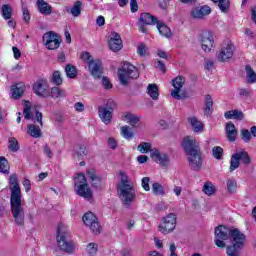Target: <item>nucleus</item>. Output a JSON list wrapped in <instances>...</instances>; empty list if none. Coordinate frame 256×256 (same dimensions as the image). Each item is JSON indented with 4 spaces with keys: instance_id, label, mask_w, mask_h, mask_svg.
Instances as JSON below:
<instances>
[{
    "instance_id": "bb28decb",
    "label": "nucleus",
    "mask_w": 256,
    "mask_h": 256,
    "mask_svg": "<svg viewBox=\"0 0 256 256\" xmlns=\"http://www.w3.org/2000/svg\"><path fill=\"white\" fill-rule=\"evenodd\" d=\"M225 119H235L236 121H243L245 114L241 110H229L224 113Z\"/></svg>"
},
{
    "instance_id": "b1692460",
    "label": "nucleus",
    "mask_w": 256,
    "mask_h": 256,
    "mask_svg": "<svg viewBox=\"0 0 256 256\" xmlns=\"http://www.w3.org/2000/svg\"><path fill=\"white\" fill-rule=\"evenodd\" d=\"M98 115L105 125H109L111 120L113 119V112L107 110V108H103V106L98 107Z\"/></svg>"
},
{
    "instance_id": "69168bd1",
    "label": "nucleus",
    "mask_w": 256,
    "mask_h": 256,
    "mask_svg": "<svg viewBox=\"0 0 256 256\" xmlns=\"http://www.w3.org/2000/svg\"><path fill=\"white\" fill-rule=\"evenodd\" d=\"M23 21L24 23H29L31 21V14L27 8H23Z\"/></svg>"
},
{
    "instance_id": "c756f323",
    "label": "nucleus",
    "mask_w": 256,
    "mask_h": 256,
    "mask_svg": "<svg viewBox=\"0 0 256 256\" xmlns=\"http://www.w3.org/2000/svg\"><path fill=\"white\" fill-rule=\"evenodd\" d=\"M204 115L206 117H211L213 115V98L211 95H206L204 104Z\"/></svg>"
},
{
    "instance_id": "de8ad7c7",
    "label": "nucleus",
    "mask_w": 256,
    "mask_h": 256,
    "mask_svg": "<svg viewBox=\"0 0 256 256\" xmlns=\"http://www.w3.org/2000/svg\"><path fill=\"white\" fill-rule=\"evenodd\" d=\"M80 59L82 61H84V63H87V65H89L90 63H93L95 61V59H93V56L91 55V53H89L87 51H84L81 53Z\"/></svg>"
},
{
    "instance_id": "f704fd0d",
    "label": "nucleus",
    "mask_w": 256,
    "mask_h": 256,
    "mask_svg": "<svg viewBox=\"0 0 256 256\" xmlns=\"http://www.w3.org/2000/svg\"><path fill=\"white\" fill-rule=\"evenodd\" d=\"M156 25L160 35L167 38L171 37V29H169L167 25L163 24L161 21H158Z\"/></svg>"
},
{
    "instance_id": "2eb2a0df",
    "label": "nucleus",
    "mask_w": 256,
    "mask_h": 256,
    "mask_svg": "<svg viewBox=\"0 0 256 256\" xmlns=\"http://www.w3.org/2000/svg\"><path fill=\"white\" fill-rule=\"evenodd\" d=\"M235 53V46L231 41H226L220 51L217 53L216 57L221 63H225L233 58Z\"/></svg>"
},
{
    "instance_id": "a19ab883",
    "label": "nucleus",
    "mask_w": 256,
    "mask_h": 256,
    "mask_svg": "<svg viewBox=\"0 0 256 256\" xmlns=\"http://www.w3.org/2000/svg\"><path fill=\"white\" fill-rule=\"evenodd\" d=\"M8 149L13 153H17L21 146H19V142L15 139V137H11L8 139Z\"/></svg>"
},
{
    "instance_id": "c85d7f7f",
    "label": "nucleus",
    "mask_w": 256,
    "mask_h": 256,
    "mask_svg": "<svg viewBox=\"0 0 256 256\" xmlns=\"http://www.w3.org/2000/svg\"><path fill=\"white\" fill-rule=\"evenodd\" d=\"M83 7V3L81 1H76L73 7H66L67 13H70L72 17H79L81 15V9Z\"/></svg>"
},
{
    "instance_id": "cd10ccee",
    "label": "nucleus",
    "mask_w": 256,
    "mask_h": 256,
    "mask_svg": "<svg viewBox=\"0 0 256 256\" xmlns=\"http://www.w3.org/2000/svg\"><path fill=\"white\" fill-rule=\"evenodd\" d=\"M124 119H125V121H127V123H129L131 125V127H133V129H137L139 127V123L141 121V116H137L132 113H126L124 115Z\"/></svg>"
},
{
    "instance_id": "aec40b11",
    "label": "nucleus",
    "mask_w": 256,
    "mask_h": 256,
    "mask_svg": "<svg viewBox=\"0 0 256 256\" xmlns=\"http://www.w3.org/2000/svg\"><path fill=\"white\" fill-rule=\"evenodd\" d=\"M109 47L111 51L117 53V51H121L123 49V40H121V35L117 32L111 33V38L109 40Z\"/></svg>"
},
{
    "instance_id": "ea45409f",
    "label": "nucleus",
    "mask_w": 256,
    "mask_h": 256,
    "mask_svg": "<svg viewBox=\"0 0 256 256\" xmlns=\"http://www.w3.org/2000/svg\"><path fill=\"white\" fill-rule=\"evenodd\" d=\"M152 193L154 195H161L164 196L165 195V187H163V185H161L159 182H154L152 184Z\"/></svg>"
},
{
    "instance_id": "a18cd8bd",
    "label": "nucleus",
    "mask_w": 256,
    "mask_h": 256,
    "mask_svg": "<svg viewBox=\"0 0 256 256\" xmlns=\"http://www.w3.org/2000/svg\"><path fill=\"white\" fill-rule=\"evenodd\" d=\"M103 109H106L107 111L114 112L115 109H117V103L113 99H108L102 106Z\"/></svg>"
},
{
    "instance_id": "774afa93",
    "label": "nucleus",
    "mask_w": 256,
    "mask_h": 256,
    "mask_svg": "<svg viewBox=\"0 0 256 256\" xmlns=\"http://www.w3.org/2000/svg\"><path fill=\"white\" fill-rule=\"evenodd\" d=\"M108 147L110 149H117V141L114 138H108Z\"/></svg>"
},
{
    "instance_id": "f8f14e48",
    "label": "nucleus",
    "mask_w": 256,
    "mask_h": 256,
    "mask_svg": "<svg viewBox=\"0 0 256 256\" xmlns=\"http://www.w3.org/2000/svg\"><path fill=\"white\" fill-rule=\"evenodd\" d=\"M157 23H159V20H157V17H155L154 15H151L147 12H143L140 14V17L138 19L137 27L141 33L147 34V33H149V31L147 30V27H145V26L146 25H157Z\"/></svg>"
},
{
    "instance_id": "1a4fd4ad",
    "label": "nucleus",
    "mask_w": 256,
    "mask_h": 256,
    "mask_svg": "<svg viewBox=\"0 0 256 256\" xmlns=\"http://www.w3.org/2000/svg\"><path fill=\"white\" fill-rule=\"evenodd\" d=\"M232 229L225 226L219 225L215 228V245L220 247V249H225L226 245L225 241L229 239L231 235Z\"/></svg>"
},
{
    "instance_id": "ddd939ff",
    "label": "nucleus",
    "mask_w": 256,
    "mask_h": 256,
    "mask_svg": "<svg viewBox=\"0 0 256 256\" xmlns=\"http://www.w3.org/2000/svg\"><path fill=\"white\" fill-rule=\"evenodd\" d=\"M82 221L86 227H89L94 235H99V233H101V224H99V219L93 212L84 214Z\"/></svg>"
},
{
    "instance_id": "f03ea898",
    "label": "nucleus",
    "mask_w": 256,
    "mask_h": 256,
    "mask_svg": "<svg viewBox=\"0 0 256 256\" xmlns=\"http://www.w3.org/2000/svg\"><path fill=\"white\" fill-rule=\"evenodd\" d=\"M182 148L188 156L189 167L192 171H201L203 167V158L201 157V147L197 140L191 136H186L182 140Z\"/></svg>"
},
{
    "instance_id": "423d86ee",
    "label": "nucleus",
    "mask_w": 256,
    "mask_h": 256,
    "mask_svg": "<svg viewBox=\"0 0 256 256\" xmlns=\"http://www.w3.org/2000/svg\"><path fill=\"white\" fill-rule=\"evenodd\" d=\"M119 81L122 85H128L129 79H138L139 71L133 66V64L126 62L122 66V69L118 71Z\"/></svg>"
},
{
    "instance_id": "7ed1b4c3",
    "label": "nucleus",
    "mask_w": 256,
    "mask_h": 256,
    "mask_svg": "<svg viewBox=\"0 0 256 256\" xmlns=\"http://www.w3.org/2000/svg\"><path fill=\"white\" fill-rule=\"evenodd\" d=\"M119 175L121 177L120 183L116 185L119 199L123 207L131 209V205H133L135 199H137V191L135 190V187L131 185L129 176H127L124 171H120Z\"/></svg>"
},
{
    "instance_id": "7c9ffc66",
    "label": "nucleus",
    "mask_w": 256,
    "mask_h": 256,
    "mask_svg": "<svg viewBox=\"0 0 256 256\" xmlns=\"http://www.w3.org/2000/svg\"><path fill=\"white\" fill-rule=\"evenodd\" d=\"M188 123H190L192 130L195 133H201L203 131V123L197 119V117H191L188 119Z\"/></svg>"
},
{
    "instance_id": "37998d69",
    "label": "nucleus",
    "mask_w": 256,
    "mask_h": 256,
    "mask_svg": "<svg viewBox=\"0 0 256 256\" xmlns=\"http://www.w3.org/2000/svg\"><path fill=\"white\" fill-rule=\"evenodd\" d=\"M0 173L9 175V162L5 157H0Z\"/></svg>"
},
{
    "instance_id": "6e6d98bb",
    "label": "nucleus",
    "mask_w": 256,
    "mask_h": 256,
    "mask_svg": "<svg viewBox=\"0 0 256 256\" xmlns=\"http://www.w3.org/2000/svg\"><path fill=\"white\" fill-rule=\"evenodd\" d=\"M241 136H242V141H244V143H250L251 132L248 129H242Z\"/></svg>"
},
{
    "instance_id": "5fc2aeb1",
    "label": "nucleus",
    "mask_w": 256,
    "mask_h": 256,
    "mask_svg": "<svg viewBox=\"0 0 256 256\" xmlns=\"http://www.w3.org/2000/svg\"><path fill=\"white\" fill-rule=\"evenodd\" d=\"M147 45L145 43H140L137 47V53L140 57H145L147 55Z\"/></svg>"
},
{
    "instance_id": "bf43d9fd",
    "label": "nucleus",
    "mask_w": 256,
    "mask_h": 256,
    "mask_svg": "<svg viewBox=\"0 0 256 256\" xmlns=\"http://www.w3.org/2000/svg\"><path fill=\"white\" fill-rule=\"evenodd\" d=\"M154 67L156 69H159V71H161L162 73H166L167 72V67L165 66V63H163V61L158 60L154 63Z\"/></svg>"
},
{
    "instance_id": "20e7f679",
    "label": "nucleus",
    "mask_w": 256,
    "mask_h": 256,
    "mask_svg": "<svg viewBox=\"0 0 256 256\" xmlns=\"http://www.w3.org/2000/svg\"><path fill=\"white\" fill-rule=\"evenodd\" d=\"M56 241L60 251H64V253H68V255H72L75 251V243H73L71 234H69V230H67L65 224L60 223L58 225Z\"/></svg>"
},
{
    "instance_id": "8fccbe9b",
    "label": "nucleus",
    "mask_w": 256,
    "mask_h": 256,
    "mask_svg": "<svg viewBox=\"0 0 256 256\" xmlns=\"http://www.w3.org/2000/svg\"><path fill=\"white\" fill-rule=\"evenodd\" d=\"M140 153H149L151 151V143L149 142H142L137 147Z\"/></svg>"
},
{
    "instance_id": "a878e982",
    "label": "nucleus",
    "mask_w": 256,
    "mask_h": 256,
    "mask_svg": "<svg viewBox=\"0 0 256 256\" xmlns=\"http://www.w3.org/2000/svg\"><path fill=\"white\" fill-rule=\"evenodd\" d=\"M13 99H21L25 93V84L23 82L16 83L11 87Z\"/></svg>"
},
{
    "instance_id": "0e129e2a",
    "label": "nucleus",
    "mask_w": 256,
    "mask_h": 256,
    "mask_svg": "<svg viewBox=\"0 0 256 256\" xmlns=\"http://www.w3.org/2000/svg\"><path fill=\"white\" fill-rule=\"evenodd\" d=\"M130 9L132 13H137V11H139V4H137V0H130Z\"/></svg>"
},
{
    "instance_id": "58836bf2",
    "label": "nucleus",
    "mask_w": 256,
    "mask_h": 256,
    "mask_svg": "<svg viewBox=\"0 0 256 256\" xmlns=\"http://www.w3.org/2000/svg\"><path fill=\"white\" fill-rule=\"evenodd\" d=\"M66 77L68 79H76L77 78V68H75L72 64H67L65 67Z\"/></svg>"
},
{
    "instance_id": "603ef678",
    "label": "nucleus",
    "mask_w": 256,
    "mask_h": 256,
    "mask_svg": "<svg viewBox=\"0 0 256 256\" xmlns=\"http://www.w3.org/2000/svg\"><path fill=\"white\" fill-rule=\"evenodd\" d=\"M23 115H24V118L28 121L29 119H33V115L31 114V106H29V101H25Z\"/></svg>"
},
{
    "instance_id": "4468645a",
    "label": "nucleus",
    "mask_w": 256,
    "mask_h": 256,
    "mask_svg": "<svg viewBox=\"0 0 256 256\" xmlns=\"http://www.w3.org/2000/svg\"><path fill=\"white\" fill-rule=\"evenodd\" d=\"M185 85V77L178 76L172 80V87H174V90L171 91V97L173 99H176L177 101H181V99H186L187 95L185 92L181 93V89H183V86Z\"/></svg>"
},
{
    "instance_id": "f257e3e1",
    "label": "nucleus",
    "mask_w": 256,
    "mask_h": 256,
    "mask_svg": "<svg viewBox=\"0 0 256 256\" xmlns=\"http://www.w3.org/2000/svg\"><path fill=\"white\" fill-rule=\"evenodd\" d=\"M10 185V205H11V213L14 219V223L19 225V227H23L25 225V208L21 204V186H19V178L17 174L10 175L9 178Z\"/></svg>"
},
{
    "instance_id": "c9c22d12",
    "label": "nucleus",
    "mask_w": 256,
    "mask_h": 256,
    "mask_svg": "<svg viewBox=\"0 0 256 256\" xmlns=\"http://www.w3.org/2000/svg\"><path fill=\"white\" fill-rule=\"evenodd\" d=\"M50 96L52 97V99H59V98L67 97V95L65 94V90H63L57 86H54L51 88Z\"/></svg>"
},
{
    "instance_id": "72a5a7b5",
    "label": "nucleus",
    "mask_w": 256,
    "mask_h": 256,
    "mask_svg": "<svg viewBox=\"0 0 256 256\" xmlns=\"http://www.w3.org/2000/svg\"><path fill=\"white\" fill-rule=\"evenodd\" d=\"M27 133L34 139H39L41 137V128L35 124H29Z\"/></svg>"
},
{
    "instance_id": "393cba45",
    "label": "nucleus",
    "mask_w": 256,
    "mask_h": 256,
    "mask_svg": "<svg viewBox=\"0 0 256 256\" xmlns=\"http://www.w3.org/2000/svg\"><path fill=\"white\" fill-rule=\"evenodd\" d=\"M225 131L228 141L233 143L237 140V129H235V124H233L232 122H228L226 124Z\"/></svg>"
},
{
    "instance_id": "680f3d73",
    "label": "nucleus",
    "mask_w": 256,
    "mask_h": 256,
    "mask_svg": "<svg viewBox=\"0 0 256 256\" xmlns=\"http://www.w3.org/2000/svg\"><path fill=\"white\" fill-rule=\"evenodd\" d=\"M86 249L90 255H95V253H97L98 245L95 243H90Z\"/></svg>"
},
{
    "instance_id": "4d7b16f0",
    "label": "nucleus",
    "mask_w": 256,
    "mask_h": 256,
    "mask_svg": "<svg viewBox=\"0 0 256 256\" xmlns=\"http://www.w3.org/2000/svg\"><path fill=\"white\" fill-rule=\"evenodd\" d=\"M43 153L48 157V159H53V150L51 149V146L49 144H44L42 146Z\"/></svg>"
},
{
    "instance_id": "052dcab7",
    "label": "nucleus",
    "mask_w": 256,
    "mask_h": 256,
    "mask_svg": "<svg viewBox=\"0 0 256 256\" xmlns=\"http://www.w3.org/2000/svg\"><path fill=\"white\" fill-rule=\"evenodd\" d=\"M87 148L85 147V145H78L76 147V153L78 155V157H83L84 155H87Z\"/></svg>"
},
{
    "instance_id": "49530a36",
    "label": "nucleus",
    "mask_w": 256,
    "mask_h": 256,
    "mask_svg": "<svg viewBox=\"0 0 256 256\" xmlns=\"http://www.w3.org/2000/svg\"><path fill=\"white\" fill-rule=\"evenodd\" d=\"M212 155H213L214 159L221 161V159H223V149L220 146L213 147Z\"/></svg>"
},
{
    "instance_id": "412c9836",
    "label": "nucleus",
    "mask_w": 256,
    "mask_h": 256,
    "mask_svg": "<svg viewBox=\"0 0 256 256\" xmlns=\"http://www.w3.org/2000/svg\"><path fill=\"white\" fill-rule=\"evenodd\" d=\"M151 158L156 163H159L161 167H169V155L162 153L159 150H155L151 153Z\"/></svg>"
},
{
    "instance_id": "6ab92c4d",
    "label": "nucleus",
    "mask_w": 256,
    "mask_h": 256,
    "mask_svg": "<svg viewBox=\"0 0 256 256\" xmlns=\"http://www.w3.org/2000/svg\"><path fill=\"white\" fill-rule=\"evenodd\" d=\"M207 15H211V7L208 5L195 7L190 12L192 19H204Z\"/></svg>"
},
{
    "instance_id": "473e14b6",
    "label": "nucleus",
    "mask_w": 256,
    "mask_h": 256,
    "mask_svg": "<svg viewBox=\"0 0 256 256\" xmlns=\"http://www.w3.org/2000/svg\"><path fill=\"white\" fill-rule=\"evenodd\" d=\"M1 15L5 21H9L13 17V8L9 4H3L1 7Z\"/></svg>"
},
{
    "instance_id": "9d476101",
    "label": "nucleus",
    "mask_w": 256,
    "mask_h": 256,
    "mask_svg": "<svg viewBox=\"0 0 256 256\" xmlns=\"http://www.w3.org/2000/svg\"><path fill=\"white\" fill-rule=\"evenodd\" d=\"M175 227H177V216L174 213H170L162 219L159 231L163 235H169V233L175 231Z\"/></svg>"
},
{
    "instance_id": "0eeeda50",
    "label": "nucleus",
    "mask_w": 256,
    "mask_h": 256,
    "mask_svg": "<svg viewBox=\"0 0 256 256\" xmlns=\"http://www.w3.org/2000/svg\"><path fill=\"white\" fill-rule=\"evenodd\" d=\"M74 186L76 187L77 195L80 197L84 199H91V197H93V191H91L89 184H87L85 174H78V176L74 178Z\"/></svg>"
},
{
    "instance_id": "3c124183",
    "label": "nucleus",
    "mask_w": 256,
    "mask_h": 256,
    "mask_svg": "<svg viewBox=\"0 0 256 256\" xmlns=\"http://www.w3.org/2000/svg\"><path fill=\"white\" fill-rule=\"evenodd\" d=\"M121 135H123L125 139H132L134 134L129 126H123L121 128Z\"/></svg>"
},
{
    "instance_id": "39448f33",
    "label": "nucleus",
    "mask_w": 256,
    "mask_h": 256,
    "mask_svg": "<svg viewBox=\"0 0 256 256\" xmlns=\"http://www.w3.org/2000/svg\"><path fill=\"white\" fill-rule=\"evenodd\" d=\"M247 236L240 232L237 228H232L230 232V243L232 245L226 247V255L228 256H241V249L245 247Z\"/></svg>"
},
{
    "instance_id": "13d9d810",
    "label": "nucleus",
    "mask_w": 256,
    "mask_h": 256,
    "mask_svg": "<svg viewBox=\"0 0 256 256\" xmlns=\"http://www.w3.org/2000/svg\"><path fill=\"white\" fill-rule=\"evenodd\" d=\"M151 182V178L144 177L141 180V186L144 189V191H151V186H149V183Z\"/></svg>"
},
{
    "instance_id": "864d4df0",
    "label": "nucleus",
    "mask_w": 256,
    "mask_h": 256,
    "mask_svg": "<svg viewBox=\"0 0 256 256\" xmlns=\"http://www.w3.org/2000/svg\"><path fill=\"white\" fill-rule=\"evenodd\" d=\"M227 189L230 193H235L237 189V181L235 179L231 178L227 181Z\"/></svg>"
},
{
    "instance_id": "79ce46f5",
    "label": "nucleus",
    "mask_w": 256,
    "mask_h": 256,
    "mask_svg": "<svg viewBox=\"0 0 256 256\" xmlns=\"http://www.w3.org/2000/svg\"><path fill=\"white\" fill-rule=\"evenodd\" d=\"M237 91L240 99H249L253 95L251 88H238Z\"/></svg>"
},
{
    "instance_id": "2f4dec72",
    "label": "nucleus",
    "mask_w": 256,
    "mask_h": 256,
    "mask_svg": "<svg viewBox=\"0 0 256 256\" xmlns=\"http://www.w3.org/2000/svg\"><path fill=\"white\" fill-rule=\"evenodd\" d=\"M147 93L153 101H157V99H159V86H157V84H149L147 87Z\"/></svg>"
},
{
    "instance_id": "09e8293b",
    "label": "nucleus",
    "mask_w": 256,
    "mask_h": 256,
    "mask_svg": "<svg viewBox=\"0 0 256 256\" xmlns=\"http://www.w3.org/2000/svg\"><path fill=\"white\" fill-rule=\"evenodd\" d=\"M203 192L205 195L211 196L215 193V187H213V183L207 182L203 186Z\"/></svg>"
},
{
    "instance_id": "6e6552de",
    "label": "nucleus",
    "mask_w": 256,
    "mask_h": 256,
    "mask_svg": "<svg viewBox=\"0 0 256 256\" xmlns=\"http://www.w3.org/2000/svg\"><path fill=\"white\" fill-rule=\"evenodd\" d=\"M241 163L246 166L251 165V156H249V153L245 150L236 152L231 156L230 173H233L235 169H239Z\"/></svg>"
},
{
    "instance_id": "e433bc0d",
    "label": "nucleus",
    "mask_w": 256,
    "mask_h": 256,
    "mask_svg": "<svg viewBox=\"0 0 256 256\" xmlns=\"http://www.w3.org/2000/svg\"><path fill=\"white\" fill-rule=\"evenodd\" d=\"M50 83H53L56 85V87H59L60 85H63V78L61 77L60 71H54L52 76L50 77Z\"/></svg>"
},
{
    "instance_id": "4c0bfd02",
    "label": "nucleus",
    "mask_w": 256,
    "mask_h": 256,
    "mask_svg": "<svg viewBox=\"0 0 256 256\" xmlns=\"http://www.w3.org/2000/svg\"><path fill=\"white\" fill-rule=\"evenodd\" d=\"M247 83H256V73L250 65L245 67Z\"/></svg>"
},
{
    "instance_id": "9b49d317",
    "label": "nucleus",
    "mask_w": 256,
    "mask_h": 256,
    "mask_svg": "<svg viewBox=\"0 0 256 256\" xmlns=\"http://www.w3.org/2000/svg\"><path fill=\"white\" fill-rule=\"evenodd\" d=\"M42 41L46 49H48L49 51H55V49H59V47L61 46V41L63 40L57 35V33L50 31L46 32L42 36Z\"/></svg>"
},
{
    "instance_id": "338daca9",
    "label": "nucleus",
    "mask_w": 256,
    "mask_h": 256,
    "mask_svg": "<svg viewBox=\"0 0 256 256\" xmlns=\"http://www.w3.org/2000/svg\"><path fill=\"white\" fill-rule=\"evenodd\" d=\"M22 185L25 188L26 193H29V191H31V181L29 179L24 178Z\"/></svg>"
},
{
    "instance_id": "dca6fc26",
    "label": "nucleus",
    "mask_w": 256,
    "mask_h": 256,
    "mask_svg": "<svg viewBox=\"0 0 256 256\" xmlns=\"http://www.w3.org/2000/svg\"><path fill=\"white\" fill-rule=\"evenodd\" d=\"M200 43L203 51L209 53L212 47H215V39L213 38V32L204 31L200 34Z\"/></svg>"
},
{
    "instance_id": "a211bd4d",
    "label": "nucleus",
    "mask_w": 256,
    "mask_h": 256,
    "mask_svg": "<svg viewBox=\"0 0 256 256\" xmlns=\"http://www.w3.org/2000/svg\"><path fill=\"white\" fill-rule=\"evenodd\" d=\"M46 79H40L33 85V92L39 97H49V90Z\"/></svg>"
},
{
    "instance_id": "c03bdc74",
    "label": "nucleus",
    "mask_w": 256,
    "mask_h": 256,
    "mask_svg": "<svg viewBox=\"0 0 256 256\" xmlns=\"http://www.w3.org/2000/svg\"><path fill=\"white\" fill-rule=\"evenodd\" d=\"M217 3L222 13H227L231 7V2H229V0H218Z\"/></svg>"
},
{
    "instance_id": "5701e85b",
    "label": "nucleus",
    "mask_w": 256,
    "mask_h": 256,
    "mask_svg": "<svg viewBox=\"0 0 256 256\" xmlns=\"http://www.w3.org/2000/svg\"><path fill=\"white\" fill-rule=\"evenodd\" d=\"M36 7L41 15H51L53 13V7L45 0H37Z\"/></svg>"
},
{
    "instance_id": "e2e57ef3",
    "label": "nucleus",
    "mask_w": 256,
    "mask_h": 256,
    "mask_svg": "<svg viewBox=\"0 0 256 256\" xmlns=\"http://www.w3.org/2000/svg\"><path fill=\"white\" fill-rule=\"evenodd\" d=\"M102 85H103L104 89H112L113 88V84H111V81L106 76L102 77Z\"/></svg>"
},
{
    "instance_id": "f3484780",
    "label": "nucleus",
    "mask_w": 256,
    "mask_h": 256,
    "mask_svg": "<svg viewBox=\"0 0 256 256\" xmlns=\"http://www.w3.org/2000/svg\"><path fill=\"white\" fill-rule=\"evenodd\" d=\"M88 70L94 79H101V77H103V62L99 59L90 62Z\"/></svg>"
},
{
    "instance_id": "4be33fe9",
    "label": "nucleus",
    "mask_w": 256,
    "mask_h": 256,
    "mask_svg": "<svg viewBox=\"0 0 256 256\" xmlns=\"http://www.w3.org/2000/svg\"><path fill=\"white\" fill-rule=\"evenodd\" d=\"M86 175L90 179L91 186L94 189H99L101 187V181L103 180L101 176L97 175L95 169L87 170Z\"/></svg>"
}]
</instances>
